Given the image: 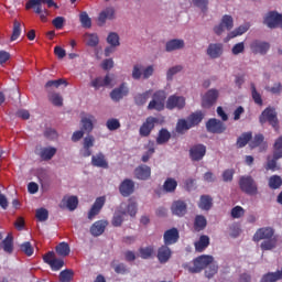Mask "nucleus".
<instances>
[{
  "instance_id": "f257e3e1",
  "label": "nucleus",
  "mask_w": 282,
  "mask_h": 282,
  "mask_svg": "<svg viewBox=\"0 0 282 282\" xmlns=\"http://www.w3.org/2000/svg\"><path fill=\"white\" fill-rule=\"evenodd\" d=\"M239 187L242 193H246V195H259V185L257 184V181H254V178L250 175L240 177Z\"/></svg>"
},
{
  "instance_id": "f03ea898",
  "label": "nucleus",
  "mask_w": 282,
  "mask_h": 282,
  "mask_svg": "<svg viewBox=\"0 0 282 282\" xmlns=\"http://www.w3.org/2000/svg\"><path fill=\"white\" fill-rule=\"evenodd\" d=\"M165 105H166V91L156 90L152 95V100L148 105V110L164 111Z\"/></svg>"
},
{
  "instance_id": "7ed1b4c3",
  "label": "nucleus",
  "mask_w": 282,
  "mask_h": 282,
  "mask_svg": "<svg viewBox=\"0 0 282 282\" xmlns=\"http://www.w3.org/2000/svg\"><path fill=\"white\" fill-rule=\"evenodd\" d=\"M260 124H265L269 122L275 131H279V118L276 117V109L272 107H267L259 117Z\"/></svg>"
},
{
  "instance_id": "20e7f679",
  "label": "nucleus",
  "mask_w": 282,
  "mask_h": 282,
  "mask_svg": "<svg viewBox=\"0 0 282 282\" xmlns=\"http://www.w3.org/2000/svg\"><path fill=\"white\" fill-rule=\"evenodd\" d=\"M215 261L213 256H199L193 260V267H188V272L192 274H197L202 270H206Z\"/></svg>"
},
{
  "instance_id": "39448f33",
  "label": "nucleus",
  "mask_w": 282,
  "mask_h": 282,
  "mask_svg": "<svg viewBox=\"0 0 282 282\" xmlns=\"http://www.w3.org/2000/svg\"><path fill=\"white\" fill-rule=\"evenodd\" d=\"M153 66H148L144 68L143 65L135 64L132 68V78L133 80H140V78L147 80L153 76Z\"/></svg>"
},
{
  "instance_id": "423d86ee",
  "label": "nucleus",
  "mask_w": 282,
  "mask_h": 282,
  "mask_svg": "<svg viewBox=\"0 0 282 282\" xmlns=\"http://www.w3.org/2000/svg\"><path fill=\"white\" fill-rule=\"evenodd\" d=\"M155 124H158V118L151 116L148 117L139 129V135L141 138H149V135H151L152 131L155 129Z\"/></svg>"
},
{
  "instance_id": "0eeeda50",
  "label": "nucleus",
  "mask_w": 282,
  "mask_h": 282,
  "mask_svg": "<svg viewBox=\"0 0 282 282\" xmlns=\"http://www.w3.org/2000/svg\"><path fill=\"white\" fill-rule=\"evenodd\" d=\"M234 26H235V20L232 19V17L225 14L221 18L220 23L214 28V32L218 36H221V34H224V30L230 31Z\"/></svg>"
},
{
  "instance_id": "6e6552de",
  "label": "nucleus",
  "mask_w": 282,
  "mask_h": 282,
  "mask_svg": "<svg viewBox=\"0 0 282 282\" xmlns=\"http://www.w3.org/2000/svg\"><path fill=\"white\" fill-rule=\"evenodd\" d=\"M165 107L170 111H173V109H184L186 107V98L171 95L166 100Z\"/></svg>"
},
{
  "instance_id": "1a4fd4ad",
  "label": "nucleus",
  "mask_w": 282,
  "mask_h": 282,
  "mask_svg": "<svg viewBox=\"0 0 282 282\" xmlns=\"http://www.w3.org/2000/svg\"><path fill=\"white\" fill-rule=\"evenodd\" d=\"M264 23L271 30L282 28V14L276 11H270L264 18Z\"/></svg>"
},
{
  "instance_id": "9d476101",
  "label": "nucleus",
  "mask_w": 282,
  "mask_h": 282,
  "mask_svg": "<svg viewBox=\"0 0 282 282\" xmlns=\"http://www.w3.org/2000/svg\"><path fill=\"white\" fill-rule=\"evenodd\" d=\"M217 98H219V90L217 89H209L202 99V107L204 109H210L215 102H217Z\"/></svg>"
},
{
  "instance_id": "9b49d317",
  "label": "nucleus",
  "mask_w": 282,
  "mask_h": 282,
  "mask_svg": "<svg viewBox=\"0 0 282 282\" xmlns=\"http://www.w3.org/2000/svg\"><path fill=\"white\" fill-rule=\"evenodd\" d=\"M205 155H206V145L202 143L195 144L189 149V158L192 162H199L204 160Z\"/></svg>"
},
{
  "instance_id": "f8f14e48",
  "label": "nucleus",
  "mask_w": 282,
  "mask_h": 282,
  "mask_svg": "<svg viewBox=\"0 0 282 282\" xmlns=\"http://www.w3.org/2000/svg\"><path fill=\"white\" fill-rule=\"evenodd\" d=\"M135 192V183L131 178H126L119 185V193L122 197H129Z\"/></svg>"
},
{
  "instance_id": "ddd939ff",
  "label": "nucleus",
  "mask_w": 282,
  "mask_h": 282,
  "mask_svg": "<svg viewBox=\"0 0 282 282\" xmlns=\"http://www.w3.org/2000/svg\"><path fill=\"white\" fill-rule=\"evenodd\" d=\"M206 129L209 133H224L226 131V123L216 118L209 119L206 123Z\"/></svg>"
},
{
  "instance_id": "4468645a",
  "label": "nucleus",
  "mask_w": 282,
  "mask_h": 282,
  "mask_svg": "<svg viewBox=\"0 0 282 282\" xmlns=\"http://www.w3.org/2000/svg\"><path fill=\"white\" fill-rule=\"evenodd\" d=\"M171 257H173V251L169 248V245H162L159 247L156 252L159 263H169V261H171Z\"/></svg>"
},
{
  "instance_id": "2eb2a0df",
  "label": "nucleus",
  "mask_w": 282,
  "mask_h": 282,
  "mask_svg": "<svg viewBox=\"0 0 282 282\" xmlns=\"http://www.w3.org/2000/svg\"><path fill=\"white\" fill-rule=\"evenodd\" d=\"M274 229L272 227H262L259 228L253 235V241H261L268 239H274Z\"/></svg>"
},
{
  "instance_id": "dca6fc26",
  "label": "nucleus",
  "mask_w": 282,
  "mask_h": 282,
  "mask_svg": "<svg viewBox=\"0 0 282 282\" xmlns=\"http://www.w3.org/2000/svg\"><path fill=\"white\" fill-rule=\"evenodd\" d=\"M163 241L165 246H173L180 241V231L177 228H171L163 235Z\"/></svg>"
},
{
  "instance_id": "f3484780",
  "label": "nucleus",
  "mask_w": 282,
  "mask_h": 282,
  "mask_svg": "<svg viewBox=\"0 0 282 282\" xmlns=\"http://www.w3.org/2000/svg\"><path fill=\"white\" fill-rule=\"evenodd\" d=\"M95 142L96 138L91 134L84 138L83 149L80 150L82 158H89L91 155V148H94Z\"/></svg>"
},
{
  "instance_id": "a211bd4d",
  "label": "nucleus",
  "mask_w": 282,
  "mask_h": 282,
  "mask_svg": "<svg viewBox=\"0 0 282 282\" xmlns=\"http://www.w3.org/2000/svg\"><path fill=\"white\" fill-rule=\"evenodd\" d=\"M129 95V88L127 87V83H122L118 88H115L110 93V98L116 102L123 99L124 96Z\"/></svg>"
},
{
  "instance_id": "6ab92c4d",
  "label": "nucleus",
  "mask_w": 282,
  "mask_h": 282,
  "mask_svg": "<svg viewBox=\"0 0 282 282\" xmlns=\"http://www.w3.org/2000/svg\"><path fill=\"white\" fill-rule=\"evenodd\" d=\"M112 19H116V9L108 7L99 13L98 25L102 26L107 23V20L112 21Z\"/></svg>"
},
{
  "instance_id": "aec40b11",
  "label": "nucleus",
  "mask_w": 282,
  "mask_h": 282,
  "mask_svg": "<svg viewBox=\"0 0 282 282\" xmlns=\"http://www.w3.org/2000/svg\"><path fill=\"white\" fill-rule=\"evenodd\" d=\"M105 202H107V198L105 196L96 198L90 210L88 212V219L91 220L94 219V217H96V215L100 214V210H102V206H105Z\"/></svg>"
},
{
  "instance_id": "412c9836",
  "label": "nucleus",
  "mask_w": 282,
  "mask_h": 282,
  "mask_svg": "<svg viewBox=\"0 0 282 282\" xmlns=\"http://www.w3.org/2000/svg\"><path fill=\"white\" fill-rule=\"evenodd\" d=\"M95 122H96V117L94 115H86L82 117V120H80L82 131H84V133H91L94 131Z\"/></svg>"
},
{
  "instance_id": "4be33fe9",
  "label": "nucleus",
  "mask_w": 282,
  "mask_h": 282,
  "mask_svg": "<svg viewBox=\"0 0 282 282\" xmlns=\"http://www.w3.org/2000/svg\"><path fill=\"white\" fill-rule=\"evenodd\" d=\"M250 47H251V51L253 52V54L265 55V54H268V51L270 50V43L254 40L251 43Z\"/></svg>"
},
{
  "instance_id": "5701e85b",
  "label": "nucleus",
  "mask_w": 282,
  "mask_h": 282,
  "mask_svg": "<svg viewBox=\"0 0 282 282\" xmlns=\"http://www.w3.org/2000/svg\"><path fill=\"white\" fill-rule=\"evenodd\" d=\"M134 177L137 180L147 181L151 177V167L149 165H139L134 169Z\"/></svg>"
},
{
  "instance_id": "b1692460",
  "label": "nucleus",
  "mask_w": 282,
  "mask_h": 282,
  "mask_svg": "<svg viewBox=\"0 0 282 282\" xmlns=\"http://www.w3.org/2000/svg\"><path fill=\"white\" fill-rule=\"evenodd\" d=\"M42 3H46L47 8H55L58 10V4L54 2V0H29L25 4V9L30 10L32 8L43 7Z\"/></svg>"
},
{
  "instance_id": "393cba45",
  "label": "nucleus",
  "mask_w": 282,
  "mask_h": 282,
  "mask_svg": "<svg viewBox=\"0 0 282 282\" xmlns=\"http://www.w3.org/2000/svg\"><path fill=\"white\" fill-rule=\"evenodd\" d=\"M171 210L176 217H184L187 210V205L183 200H175L171 206Z\"/></svg>"
},
{
  "instance_id": "a878e982",
  "label": "nucleus",
  "mask_w": 282,
  "mask_h": 282,
  "mask_svg": "<svg viewBox=\"0 0 282 282\" xmlns=\"http://www.w3.org/2000/svg\"><path fill=\"white\" fill-rule=\"evenodd\" d=\"M91 164L97 169H109V162H107L102 152L91 156Z\"/></svg>"
},
{
  "instance_id": "bb28decb",
  "label": "nucleus",
  "mask_w": 282,
  "mask_h": 282,
  "mask_svg": "<svg viewBox=\"0 0 282 282\" xmlns=\"http://www.w3.org/2000/svg\"><path fill=\"white\" fill-rule=\"evenodd\" d=\"M224 54V45L216 43L209 44L207 47V55L209 58H219Z\"/></svg>"
},
{
  "instance_id": "cd10ccee",
  "label": "nucleus",
  "mask_w": 282,
  "mask_h": 282,
  "mask_svg": "<svg viewBox=\"0 0 282 282\" xmlns=\"http://www.w3.org/2000/svg\"><path fill=\"white\" fill-rule=\"evenodd\" d=\"M56 151L54 147L41 148L37 155H40L41 160L44 162H50V160L56 155Z\"/></svg>"
},
{
  "instance_id": "c85d7f7f",
  "label": "nucleus",
  "mask_w": 282,
  "mask_h": 282,
  "mask_svg": "<svg viewBox=\"0 0 282 282\" xmlns=\"http://www.w3.org/2000/svg\"><path fill=\"white\" fill-rule=\"evenodd\" d=\"M265 137L259 133L253 137V140L249 143L250 149H257L260 147V151H265L268 149V143L264 142Z\"/></svg>"
},
{
  "instance_id": "c756f323",
  "label": "nucleus",
  "mask_w": 282,
  "mask_h": 282,
  "mask_svg": "<svg viewBox=\"0 0 282 282\" xmlns=\"http://www.w3.org/2000/svg\"><path fill=\"white\" fill-rule=\"evenodd\" d=\"M2 249L7 254H12L14 252V237L12 234H8L2 240Z\"/></svg>"
},
{
  "instance_id": "7c9ffc66",
  "label": "nucleus",
  "mask_w": 282,
  "mask_h": 282,
  "mask_svg": "<svg viewBox=\"0 0 282 282\" xmlns=\"http://www.w3.org/2000/svg\"><path fill=\"white\" fill-rule=\"evenodd\" d=\"M184 45H185L184 40H180V39L170 40L165 44V51L175 52L177 50H184Z\"/></svg>"
},
{
  "instance_id": "2f4dec72",
  "label": "nucleus",
  "mask_w": 282,
  "mask_h": 282,
  "mask_svg": "<svg viewBox=\"0 0 282 282\" xmlns=\"http://www.w3.org/2000/svg\"><path fill=\"white\" fill-rule=\"evenodd\" d=\"M106 228H107V223L102 220H97L90 227V234L93 235V237H100V235L105 232Z\"/></svg>"
},
{
  "instance_id": "473e14b6",
  "label": "nucleus",
  "mask_w": 282,
  "mask_h": 282,
  "mask_svg": "<svg viewBox=\"0 0 282 282\" xmlns=\"http://www.w3.org/2000/svg\"><path fill=\"white\" fill-rule=\"evenodd\" d=\"M109 85H111V77L109 75H106L105 78L96 77L90 83V87H94V89H100V87H107Z\"/></svg>"
},
{
  "instance_id": "72a5a7b5",
  "label": "nucleus",
  "mask_w": 282,
  "mask_h": 282,
  "mask_svg": "<svg viewBox=\"0 0 282 282\" xmlns=\"http://www.w3.org/2000/svg\"><path fill=\"white\" fill-rule=\"evenodd\" d=\"M206 226H208V220H206V217L204 215H196L194 219V230L196 232H202V230L206 229Z\"/></svg>"
},
{
  "instance_id": "f704fd0d",
  "label": "nucleus",
  "mask_w": 282,
  "mask_h": 282,
  "mask_svg": "<svg viewBox=\"0 0 282 282\" xmlns=\"http://www.w3.org/2000/svg\"><path fill=\"white\" fill-rule=\"evenodd\" d=\"M196 252H204L205 248L210 246V238L206 235L199 237V240L194 243Z\"/></svg>"
},
{
  "instance_id": "c9c22d12",
  "label": "nucleus",
  "mask_w": 282,
  "mask_h": 282,
  "mask_svg": "<svg viewBox=\"0 0 282 282\" xmlns=\"http://www.w3.org/2000/svg\"><path fill=\"white\" fill-rule=\"evenodd\" d=\"M84 39L88 47H98V43H100V37L96 33H86Z\"/></svg>"
},
{
  "instance_id": "e433bc0d",
  "label": "nucleus",
  "mask_w": 282,
  "mask_h": 282,
  "mask_svg": "<svg viewBox=\"0 0 282 282\" xmlns=\"http://www.w3.org/2000/svg\"><path fill=\"white\" fill-rule=\"evenodd\" d=\"M151 93L152 90H147L145 93H139L134 96V104L138 107H142L144 105H147V100H149V98H151Z\"/></svg>"
},
{
  "instance_id": "4c0bfd02",
  "label": "nucleus",
  "mask_w": 282,
  "mask_h": 282,
  "mask_svg": "<svg viewBox=\"0 0 282 282\" xmlns=\"http://www.w3.org/2000/svg\"><path fill=\"white\" fill-rule=\"evenodd\" d=\"M202 120H204V113H202V111L193 112L187 118V122L189 123L192 129H193V127H197V124H199V122H202Z\"/></svg>"
},
{
  "instance_id": "58836bf2",
  "label": "nucleus",
  "mask_w": 282,
  "mask_h": 282,
  "mask_svg": "<svg viewBox=\"0 0 282 282\" xmlns=\"http://www.w3.org/2000/svg\"><path fill=\"white\" fill-rule=\"evenodd\" d=\"M198 208H200V210H210V208H213V197L208 195L200 196Z\"/></svg>"
},
{
  "instance_id": "ea45409f",
  "label": "nucleus",
  "mask_w": 282,
  "mask_h": 282,
  "mask_svg": "<svg viewBox=\"0 0 282 282\" xmlns=\"http://www.w3.org/2000/svg\"><path fill=\"white\" fill-rule=\"evenodd\" d=\"M139 254L141 259H152V257H155V247L153 246L142 247L139 249Z\"/></svg>"
},
{
  "instance_id": "a19ab883",
  "label": "nucleus",
  "mask_w": 282,
  "mask_h": 282,
  "mask_svg": "<svg viewBox=\"0 0 282 282\" xmlns=\"http://www.w3.org/2000/svg\"><path fill=\"white\" fill-rule=\"evenodd\" d=\"M250 140H252V132H245L242 133L236 142V147L237 149H243V147H246V144H248V142H250Z\"/></svg>"
},
{
  "instance_id": "79ce46f5",
  "label": "nucleus",
  "mask_w": 282,
  "mask_h": 282,
  "mask_svg": "<svg viewBox=\"0 0 282 282\" xmlns=\"http://www.w3.org/2000/svg\"><path fill=\"white\" fill-rule=\"evenodd\" d=\"M171 140V132L166 130V128H162L159 131L158 138H156V144H166Z\"/></svg>"
},
{
  "instance_id": "37998d69",
  "label": "nucleus",
  "mask_w": 282,
  "mask_h": 282,
  "mask_svg": "<svg viewBox=\"0 0 282 282\" xmlns=\"http://www.w3.org/2000/svg\"><path fill=\"white\" fill-rule=\"evenodd\" d=\"M55 250L59 257H69V252H72V249L69 248V243L67 242L58 243Z\"/></svg>"
},
{
  "instance_id": "c03bdc74",
  "label": "nucleus",
  "mask_w": 282,
  "mask_h": 282,
  "mask_svg": "<svg viewBox=\"0 0 282 282\" xmlns=\"http://www.w3.org/2000/svg\"><path fill=\"white\" fill-rule=\"evenodd\" d=\"M176 188H177V181H175V178L169 177L167 180H165L163 184V191H165V193H175Z\"/></svg>"
},
{
  "instance_id": "a18cd8bd",
  "label": "nucleus",
  "mask_w": 282,
  "mask_h": 282,
  "mask_svg": "<svg viewBox=\"0 0 282 282\" xmlns=\"http://www.w3.org/2000/svg\"><path fill=\"white\" fill-rule=\"evenodd\" d=\"M281 273L279 271L276 272H269L262 276L260 282H276L281 281Z\"/></svg>"
},
{
  "instance_id": "49530a36",
  "label": "nucleus",
  "mask_w": 282,
  "mask_h": 282,
  "mask_svg": "<svg viewBox=\"0 0 282 282\" xmlns=\"http://www.w3.org/2000/svg\"><path fill=\"white\" fill-rule=\"evenodd\" d=\"M188 129H192L191 123L186 119H180L176 123V133L184 134Z\"/></svg>"
},
{
  "instance_id": "de8ad7c7",
  "label": "nucleus",
  "mask_w": 282,
  "mask_h": 282,
  "mask_svg": "<svg viewBox=\"0 0 282 282\" xmlns=\"http://www.w3.org/2000/svg\"><path fill=\"white\" fill-rule=\"evenodd\" d=\"M251 87V96L256 105H259V107H263V99L261 98V94L257 91V86H254V83L250 84Z\"/></svg>"
},
{
  "instance_id": "09e8293b",
  "label": "nucleus",
  "mask_w": 282,
  "mask_h": 282,
  "mask_svg": "<svg viewBox=\"0 0 282 282\" xmlns=\"http://www.w3.org/2000/svg\"><path fill=\"white\" fill-rule=\"evenodd\" d=\"M248 30H250V25L248 24L240 25L228 34V39H235L237 36H241V34H246Z\"/></svg>"
},
{
  "instance_id": "8fccbe9b",
  "label": "nucleus",
  "mask_w": 282,
  "mask_h": 282,
  "mask_svg": "<svg viewBox=\"0 0 282 282\" xmlns=\"http://www.w3.org/2000/svg\"><path fill=\"white\" fill-rule=\"evenodd\" d=\"M74 281V271L65 269L59 272V282H72Z\"/></svg>"
},
{
  "instance_id": "3c124183",
  "label": "nucleus",
  "mask_w": 282,
  "mask_h": 282,
  "mask_svg": "<svg viewBox=\"0 0 282 282\" xmlns=\"http://www.w3.org/2000/svg\"><path fill=\"white\" fill-rule=\"evenodd\" d=\"M282 186V178L279 175H272L269 178V188L276 191V188H281Z\"/></svg>"
},
{
  "instance_id": "603ef678",
  "label": "nucleus",
  "mask_w": 282,
  "mask_h": 282,
  "mask_svg": "<svg viewBox=\"0 0 282 282\" xmlns=\"http://www.w3.org/2000/svg\"><path fill=\"white\" fill-rule=\"evenodd\" d=\"M19 36H21V22H19V20H14L10 41L14 42Z\"/></svg>"
},
{
  "instance_id": "864d4df0",
  "label": "nucleus",
  "mask_w": 282,
  "mask_h": 282,
  "mask_svg": "<svg viewBox=\"0 0 282 282\" xmlns=\"http://www.w3.org/2000/svg\"><path fill=\"white\" fill-rule=\"evenodd\" d=\"M107 43L111 47H118L120 45V36L116 32H111L107 36Z\"/></svg>"
},
{
  "instance_id": "5fc2aeb1",
  "label": "nucleus",
  "mask_w": 282,
  "mask_h": 282,
  "mask_svg": "<svg viewBox=\"0 0 282 282\" xmlns=\"http://www.w3.org/2000/svg\"><path fill=\"white\" fill-rule=\"evenodd\" d=\"M124 215H127V212L116 213L112 217V226H115L116 228L122 226V221H124Z\"/></svg>"
},
{
  "instance_id": "6e6d98bb",
  "label": "nucleus",
  "mask_w": 282,
  "mask_h": 282,
  "mask_svg": "<svg viewBox=\"0 0 282 282\" xmlns=\"http://www.w3.org/2000/svg\"><path fill=\"white\" fill-rule=\"evenodd\" d=\"M79 21L82 26H84L86 30H89L91 28V18H89V14L87 12H82L79 14Z\"/></svg>"
},
{
  "instance_id": "4d7b16f0",
  "label": "nucleus",
  "mask_w": 282,
  "mask_h": 282,
  "mask_svg": "<svg viewBox=\"0 0 282 282\" xmlns=\"http://www.w3.org/2000/svg\"><path fill=\"white\" fill-rule=\"evenodd\" d=\"M207 267L208 268L205 270V276L207 279H213V276H215L217 274V272L219 271V267L213 262Z\"/></svg>"
},
{
  "instance_id": "13d9d810",
  "label": "nucleus",
  "mask_w": 282,
  "mask_h": 282,
  "mask_svg": "<svg viewBox=\"0 0 282 282\" xmlns=\"http://www.w3.org/2000/svg\"><path fill=\"white\" fill-rule=\"evenodd\" d=\"M35 217L40 221H47V219L50 218V212H47V209H45L43 207L39 208L35 212Z\"/></svg>"
},
{
  "instance_id": "bf43d9fd",
  "label": "nucleus",
  "mask_w": 282,
  "mask_h": 282,
  "mask_svg": "<svg viewBox=\"0 0 282 282\" xmlns=\"http://www.w3.org/2000/svg\"><path fill=\"white\" fill-rule=\"evenodd\" d=\"M246 215V209H243V207L241 206H235L231 209V217L232 219H241V217H243Z\"/></svg>"
},
{
  "instance_id": "052dcab7",
  "label": "nucleus",
  "mask_w": 282,
  "mask_h": 282,
  "mask_svg": "<svg viewBox=\"0 0 282 282\" xmlns=\"http://www.w3.org/2000/svg\"><path fill=\"white\" fill-rule=\"evenodd\" d=\"M21 252H24L26 257H32L34 254V247H32V243L30 241H26L20 246Z\"/></svg>"
},
{
  "instance_id": "680f3d73",
  "label": "nucleus",
  "mask_w": 282,
  "mask_h": 282,
  "mask_svg": "<svg viewBox=\"0 0 282 282\" xmlns=\"http://www.w3.org/2000/svg\"><path fill=\"white\" fill-rule=\"evenodd\" d=\"M260 247L261 250H272L273 248H276V239L269 238L268 240L262 241Z\"/></svg>"
},
{
  "instance_id": "e2e57ef3",
  "label": "nucleus",
  "mask_w": 282,
  "mask_h": 282,
  "mask_svg": "<svg viewBox=\"0 0 282 282\" xmlns=\"http://www.w3.org/2000/svg\"><path fill=\"white\" fill-rule=\"evenodd\" d=\"M129 205L127 207V213L130 215V217H135L138 213V203L133 199H129Z\"/></svg>"
},
{
  "instance_id": "0e129e2a",
  "label": "nucleus",
  "mask_w": 282,
  "mask_h": 282,
  "mask_svg": "<svg viewBox=\"0 0 282 282\" xmlns=\"http://www.w3.org/2000/svg\"><path fill=\"white\" fill-rule=\"evenodd\" d=\"M66 206L68 210H76L78 208V197L70 196L66 199Z\"/></svg>"
},
{
  "instance_id": "69168bd1",
  "label": "nucleus",
  "mask_w": 282,
  "mask_h": 282,
  "mask_svg": "<svg viewBox=\"0 0 282 282\" xmlns=\"http://www.w3.org/2000/svg\"><path fill=\"white\" fill-rule=\"evenodd\" d=\"M106 127L109 131H117L120 129V121L118 119H108L106 122Z\"/></svg>"
},
{
  "instance_id": "338daca9",
  "label": "nucleus",
  "mask_w": 282,
  "mask_h": 282,
  "mask_svg": "<svg viewBox=\"0 0 282 282\" xmlns=\"http://www.w3.org/2000/svg\"><path fill=\"white\" fill-rule=\"evenodd\" d=\"M61 85H65V87H67V80L63 79V78H59V79H55V80H48L46 84H45V87H61Z\"/></svg>"
},
{
  "instance_id": "774afa93",
  "label": "nucleus",
  "mask_w": 282,
  "mask_h": 282,
  "mask_svg": "<svg viewBox=\"0 0 282 282\" xmlns=\"http://www.w3.org/2000/svg\"><path fill=\"white\" fill-rule=\"evenodd\" d=\"M50 100L55 107H63V97L59 94L55 93L51 95Z\"/></svg>"
}]
</instances>
